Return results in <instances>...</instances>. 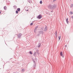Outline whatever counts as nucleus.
Instances as JSON below:
<instances>
[{
	"label": "nucleus",
	"instance_id": "22",
	"mask_svg": "<svg viewBox=\"0 0 73 73\" xmlns=\"http://www.w3.org/2000/svg\"><path fill=\"white\" fill-rule=\"evenodd\" d=\"M0 14H1V12H0Z\"/></svg>",
	"mask_w": 73,
	"mask_h": 73
},
{
	"label": "nucleus",
	"instance_id": "4",
	"mask_svg": "<svg viewBox=\"0 0 73 73\" xmlns=\"http://www.w3.org/2000/svg\"><path fill=\"white\" fill-rule=\"evenodd\" d=\"M47 30V28L46 27H45L44 29V31H46Z\"/></svg>",
	"mask_w": 73,
	"mask_h": 73
},
{
	"label": "nucleus",
	"instance_id": "10",
	"mask_svg": "<svg viewBox=\"0 0 73 73\" xmlns=\"http://www.w3.org/2000/svg\"><path fill=\"white\" fill-rule=\"evenodd\" d=\"M4 9L6 10V9H7V7H4Z\"/></svg>",
	"mask_w": 73,
	"mask_h": 73
},
{
	"label": "nucleus",
	"instance_id": "12",
	"mask_svg": "<svg viewBox=\"0 0 73 73\" xmlns=\"http://www.w3.org/2000/svg\"><path fill=\"white\" fill-rule=\"evenodd\" d=\"M70 14H71V15H72V14H73V13L72 12H70Z\"/></svg>",
	"mask_w": 73,
	"mask_h": 73
},
{
	"label": "nucleus",
	"instance_id": "3",
	"mask_svg": "<svg viewBox=\"0 0 73 73\" xmlns=\"http://www.w3.org/2000/svg\"><path fill=\"white\" fill-rule=\"evenodd\" d=\"M66 21L67 24H68L69 23L68 22V18H67L66 19Z\"/></svg>",
	"mask_w": 73,
	"mask_h": 73
},
{
	"label": "nucleus",
	"instance_id": "6",
	"mask_svg": "<svg viewBox=\"0 0 73 73\" xmlns=\"http://www.w3.org/2000/svg\"><path fill=\"white\" fill-rule=\"evenodd\" d=\"M58 38H59V40H60V38H61V36H58Z\"/></svg>",
	"mask_w": 73,
	"mask_h": 73
},
{
	"label": "nucleus",
	"instance_id": "7",
	"mask_svg": "<svg viewBox=\"0 0 73 73\" xmlns=\"http://www.w3.org/2000/svg\"><path fill=\"white\" fill-rule=\"evenodd\" d=\"M17 11H20V8H18L17 9Z\"/></svg>",
	"mask_w": 73,
	"mask_h": 73
},
{
	"label": "nucleus",
	"instance_id": "8",
	"mask_svg": "<svg viewBox=\"0 0 73 73\" xmlns=\"http://www.w3.org/2000/svg\"><path fill=\"white\" fill-rule=\"evenodd\" d=\"M29 53L30 54H32V52L31 51H30L29 52Z\"/></svg>",
	"mask_w": 73,
	"mask_h": 73
},
{
	"label": "nucleus",
	"instance_id": "20",
	"mask_svg": "<svg viewBox=\"0 0 73 73\" xmlns=\"http://www.w3.org/2000/svg\"><path fill=\"white\" fill-rule=\"evenodd\" d=\"M27 11H28L29 10H26Z\"/></svg>",
	"mask_w": 73,
	"mask_h": 73
},
{
	"label": "nucleus",
	"instance_id": "15",
	"mask_svg": "<svg viewBox=\"0 0 73 73\" xmlns=\"http://www.w3.org/2000/svg\"><path fill=\"white\" fill-rule=\"evenodd\" d=\"M37 28H38V27H36L35 30H36V29H37Z\"/></svg>",
	"mask_w": 73,
	"mask_h": 73
},
{
	"label": "nucleus",
	"instance_id": "14",
	"mask_svg": "<svg viewBox=\"0 0 73 73\" xmlns=\"http://www.w3.org/2000/svg\"><path fill=\"white\" fill-rule=\"evenodd\" d=\"M33 24V23H31V24H30V25H32Z\"/></svg>",
	"mask_w": 73,
	"mask_h": 73
},
{
	"label": "nucleus",
	"instance_id": "19",
	"mask_svg": "<svg viewBox=\"0 0 73 73\" xmlns=\"http://www.w3.org/2000/svg\"><path fill=\"white\" fill-rule=\"evenodd\" d=\"M55 33L56 34V35H57V34L56 32Z\"/></svg>",
	"mask_w": 73,
	"mask_h": 73
},
{
	"label": "nucleus",
	"instance_id": "5",
	"mask_svg": "<svg viewBox=\"0 0 73 73\" xmlns=\"http://www.w3.org/2000/svg\"><path fill=\"white\" fill-rule=\"evenodd\" d=\"M60 54L61 56H62V55H63V54H62V52H60Z\"/></svg>",
	"mask_w": 73,
	"mask_h": 73
},
{
	"label": "nucleus",
	"instance_id": "11",
	"mask_svg": "<svg viewBox=\"0 0 73 73\" xmlns=\"http://www.w3.org/2000/svg\"><path fill=\"white\" fill-rule=\"evenodd\" d=\"M41 45V44H39L38 46V47H40V45Z\"/></svg>",
	"mask_w": 73,
	"mask_h": 73
},
{
	"label": "nucleus",
	"instance_id": "2",
	"mask_svg": "<svg viewBox=\"0 0 73 73\" xmlns=\"http://www.w3.org/2000/svg\"><path fill=\"white\" fill-rule=\"evenodd\" d=\"M41 17H42V15H38V16L37 17V18H38V19H41Z\"/></svg>",
	"mask_w": 73,
	"mask_h": 73
},
{
	"label": "nucleus",
	"instance_id": "13",
	"mask_svg": "<svg viewBox=\"0 0 73 73\" xmlns=\"http://www.w3.org/2000/svg\"><path fill=\"white\" fill-rule=\"evenodd\" d=\"M16 13H17V14H18V11H16Z\"/></svg>",
	"mask_w": 73,
	"mask_h": 73
},
{
	"label": "nucleus",
	"instance_id": "1",
	"mask_svg": "<svg viewBox=\"0 0 73 73\" xmlns=\"http://www.w3.org/2000/svg\"><path fill=\"white\" fill-rule=\"evenodd\" d=\"M56 7V5H49L48 6V8H49V9H53L54 8Z\"/></svg>",
	"mask_w": 73,
	"mask_h": 73
},
{
	"label": "nucleus",
	"instance_id": "17",
	"mask_svg": "<svg viewBox=\"0 0 73 73\" xmlns=\"http://www.w3.org/2000/svg\"><path fill=\"white\" fill-rule=\"evenodd\" d=\"M71 18L73 19V16L71 17Z\"/></svg>",
	"mask_w": 73,
	"mask_h": 73
},
{
	"label": "nucleus",
	"instance_id": "18",
	"mask_svg": "<svg viewBox=\"0 0 73 73\" xmlns=\"http://www.w3.org/2000/svg\"><path fill=\"white\" fill-rule=\"evenodd\" d=\"M65 47H66L67 46L66 45H65Z\"/></svg>",
	"mask_w": 73,
	"mask_h": 73
},
{
	"label": "nucleus",
	"instance_id": "16",
	"mask_svg": "<svg viewBox=\"0 0 73 73\" xmlns=\"http://www.w3.org/2000/svg\"><path fill=\"white\" fill-rule=\"evenodd\" d=\"M21 36V34H19V36Z\"/></svg>",
	"mask_w": 73,
	"mask_h": 73
},
{
	"label": "nucleus",
	"instance_id": "9",
	"mask_svg": "<svg viewBox=\"0 0 73 73\" xmlns=\"http://www.w3.org/2000/svg\"><path fill=\"white\" fill-rule=\"evenodd\" d=\"M42 1H40V4H42Z\"/></svg>",
	"mask_w": 73,
	"mask_h": 73
},
{
	"label": "nucleus",
	"instance_id": "23",
	"mask_svg": "<svg viewBox=\"0 0 73 73\" xmlns=\"http://www.w3.org/2000/svg\"><path fill=\"white\" fill-rule=\"evenodd\" d=\"M35 30H36L35 29V30H34V31H35Z\"/></svg>",
	"mask_w": 73,
	"mask_h": 73
},
{
	"label": "nucleus",
	"instance_id": "21",
	"mask_svg": "<svg viewBox=\"0 0 73 73\" xmlns=\"http://www.w3.org/2000/svg\"><path fill=\"white\" fill-rule=\"evenodd\" d=\"M56 0H54V1H55Z\"/></svg>",
	"mask_w": 73,
	"mask_h": 73
}]
</instances>
